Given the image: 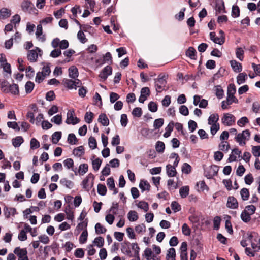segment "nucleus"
<instances>
[{
	"label": "nucleus",
	"instance_id": "1",
	"mask_svg": "<svg viewBox=\"0 0 260 260\" xmlns=\"http://www.w3.org/2000/svg\"><path fill=\"white\" fill-rule=\"evenodd\" d=\"M94 176L91 173H89L82 181L83 188L89 191L93 186Z\"/></svg>",
	"mask_w": 260,
	"mask_h": 260
},
{
	"label": "nucleus",
	"instance_id": "2",
	"mask_svg": "<svg viewBox=\"0 0 260 260\" xmlns=\"http://www.w3.org/2000/svg\"><path fill=\"white\" fill-rule=\"evenodd\" d=\"M166 76L165 75H159L158 78L155 80V88L157 92H160L164 90L163 87H165L167 81L166 80Z\"/></svg>",
	"mask_w": 260,
	"mask_h": 260
},
{
	"label": "nucleus",
	"instance_id": "3",
	"mask_svg": "<svg viewBox=\"0 0 260 260\" xmlns=\"http://www.w3.org/2000/svg\"><path fill=\"white\" fill-rule=\"evenodd\" d=\"M236 118L232 114L225 113L221 118V122L224 125L232 126L235 123Z\"/></svg>",
	"mask_w": 260,
	"mask_h": 260
},
{
	"label": "nucleus",
	"instance_id": "4",
	"mask_svg": "<svg viewBox=\"0 0 260 260\" xmlns=\"http://www.w3.org/2000/svg\"><path fill=\"white\" fill-rule=\"evenodd\" d=\"M250 133L248 129L244 130L242 133H239L235 137L236 141L241 145H245L246 144L245 140L246 137L249 138Z\"/></svg>",
	"mask_w": 260,
	"mask_h": 260
},
{
	"label": "nucleus",
	"instance_id": "5",
	"mask_svg": "<svg viewBox=\"0 0 260 260\" xmlns=\"http://www.w3.org/2000/svg\"><path fill=\"white\" fill-rule=\"evenodd\" d=\"M74 110L73 109L70 110L67 113V118L66 122L68 124H72L73 125L78 123L80 121V119L77 117H74Z\"/></svg>",
	"mask_w": 260,
	"mask_h": 260
},
{
	"label": "nucleus",
	"instance_id": "6",
	"mask_svg": "<svg viewBox=\"0 0 260 260\" xmlns=\"http://www.w3.org/2000/svg\"><path fill=\"white\" fill-rule=\"evenodd\" d=\"M41 52V50L36 47L35 49L29 50L27 53V58L31 62H36L38 58V54L37 51Z\"/></svg>",
	"mask_w": 260,
	"mask_h": 260
},
{
	"label": "nucleus",
	"instance_id": "7",
	"mask_svg": "<svg viewBox=\"0 0 260 260\" xmlns=\"http://www.w3.org/2000/svg\"><path fill=\"white\" fill-rule=\"evenodd\" d=\"M112 73V68L110 66H107L105 67L100 72L99 74V77L103 80H105L108 76L111 75Z\"/></svg>",
	"mask_w": 260,
	"mask_h": 260
},
{
	"label": "nucleus",
	"instance_id": "8",
	"mask_svg": "<svg viewBox=\"0 0 260 260\" xmlns=\"http://www.w3.org/2000/svg\"><path fill=\"white\" fill-rule=\"evenodd\" d=\"M226 206L230 209H235L238 208V202L237 199L233 196L229 197L226 203Z\"/></svg>",
	"mask_w": 260,
	"mask_h": 260
},
{
	"label": "nucleus",
	"instance_id": "9",
	"mask_svg": "<svg viewBox=\"0 0 260 260\" xmlns=\"http://www.w3.org/2000/svg\"><path fill=\"white\" fill-rule=\"evenodd\" d=\"M21 8L23 11L24 12H28L30 13L31 10L33 9H35V8H33V4L29 1H24L22 2L21 4Z\"/></svg>",
	"mask_w": 260,
	"mask_h": 260
},
{
	"label": "nucleus",
	"instance_id": "10",
	"mask_svg": "<svg viewBox=\"0 0 260 260\" xmlns=\"http://www.w3.org/2000/svg\"><path fill=\"white\" fill-rule=\"evenodd\" d=\"M14 253L17 255L19 258L27 256V251L26 248H20V247H16L14 249Z\"/></svg>",
	"mask_w": 260,
	"mask_h": 260
},
{
	"label": "nucleus",
	"instance_id": "11",
	"mask_svg": "<svg viewBox=\"0 0 260 260\" xmlns=\"http://www.w3.org/2000/svg\"><path fill=\"white\" fill-rule=\"evenodd\" d=\"M107 184L110 190L113 191V194H116L118 193V189L115 187L114 180L113 177H110L107 180Z\"/></svg>",
	"mask_w": 260,
	"mask_h": 260
},
{
	"label": "nucleus",
	"instance_id": "12",
	"mask_svg": "<svg viewBox=\"0 0 260 260\" xmlns=\"http://www.w3.org/2000/svg\"><path fill=\"white\" fill-rule=\"evenodd\" d=\"M4 213L5 217L7 219L10 217L11 215L14 216L17 214L16 209L15 208H8L5 206L4 208Z\"/></svg>",
	"mask_w": 260,
	"mask_h": 260
},
{
	"label": "nucleus",
	"instance_id": "13",
	"mask_svg": "<svg viewBox=\"0 0 260 260\" xmlns=\"http://www.w3.org/2000/svg\"><path fill=\"white\" fill-rule=\"evenodd\" d=\"M131 243L128 241H124L122 243L121 251L123 253L128 256H132L131 251L129 248Z\"/></svg>",
	"mask_w": 260,
	"mask_h": 260
},
{
	"label": "nucleus",
	"instance_id": "14",
	"mask_svg": "<svg viewBox=\"0 0 260 260\" xmlns=\"http://www.w3.org/2000/svg\"><path fill=\"white\" fill-rule=\"evenodd\" d=\"M43 29L41 24H39L37 27V30L36 32V35L37 38H38L39 40L41 42H43L46 40V37L44 35H42Z\"/></svg>",
	"mask_w": 260,
	"mask_h": 260
},
{
	"label": "nucleus",
	"instance_id": "15",
	"mask_svg": "<svg viewBox=\"0 0 260 260\" xmlns=\"http://www.w3.org/2000/svg\"><path fill=\"white\" fill-rule=\"evenodd\" d=\"M231 66L234 72L240 73L242 70V66L241 63L238 62L235 60L230 61Z\"/></svg>",
	"mask_w": 260,
	"mask_h": 260
},
{
	"label": "nucleus",
	"instance_id": "16",
	"mask_svg": "<svg viewBox=\"0 0 260 260\" xmlns=\"http://www.w3.org/2000/svg\"><path fill=\"white\" fill-rule=\"evenodd\" d=\"M186 55L189 57L191 59H197V52L193 47H189L186 51Z\"/></svg>",
	"mask_w": 260,
	"mask_h": 260
},
{
	"label": "nucleus",
	"instance_id": "17",
	"mask_svg": "<svg viewBox=\"0 0 260 260\" xmlns=\"http://www.w3.org/2000/svg\"><path fill=\"white\" fill-rule=\"evenodd\" d=\"M62 82L65 86L69 89H76L78 86L77 85H75V82L71 79H64Z\"/></svg>",
	"mask_w": 260,
	"mask_h": 260
},
{
	"label": "nucleus",
	"instance_id": "18",
	"mask_svg": "<svg viewBox=\"0 0 260 260\" xmlns=\"http://www.w3.org/2000/svg\"><path fill=\"white\" fill-rule=\"evenodd\" d=\"M11 15V11L7 8H3L0 9V19H6Z\"/></svg>",
	"mask_w": 260,
	"mask_h": 260
},
{
	"label": "nucleus",
	"instance_id": "19",
	"mask_svg": "<svg viewBox=\"0 0 260 260\" xmlns=\"http://www.w3.org/2000/svg\"><path fill=\"white\" fill-rule=\"evenodd\" d=\"M167 174L169 177H174L176 175L177 172L176 168L173 167L170 164L166 166Z\"/></svg>",
	"mask_w": 260,
	"mask_h": 260
},
{
	"label": "nucleus",
	"instance_id": "20",
	"mask_svg": "<svg viewBox=\"0 0 260 260\" xmlns=\"http://www.w3.org/2000/svg\"><path fill=\"white\" fill-rule=\"evenodd\" d=\"M11 93L14 95H19V90L18 85L16 84H10L8 89V93Z\"/></svg>",
	"mask_w": 260,
	"mask_h": 260
},
{
	"label": "nucleus",
	"instance_id": "21",
	"mask_svg": "<svg viewBox=\"0 0 260 260\" xmlns=\"http://www.w3.org/2000/svg\"><path fill=\"white\" fill-rule=\"evenodd\" d=\"M98 122L103 126H108L109 124V120L105 113H101L98 118Z\"/></svg>",
	"mask_w": 260,
	"mask_h": 260
},
{
	"label": "nucleus",
	"instance_id": "22",
	"mask_svg": "<svg viewBox=\"0 0 260 260\" xmlns=\"http://www.w3.org/2000/svg\"><path fill=\"white\" fill-rule=\"evenodd\" d=\"M139 187L142 192L145 190L149 191L150 189V185L147 180H141L139 183Z\"/></svg>",
	"mask_w": 260,
	"mask_h": 260
},
{
	"label": "nucleus",
	"instance_id": "23",
	"mask_svg": "<svg viewBox=\"0 0 260 260\" xmlns=\"http://www.w3.org/2000/svg\"><path fill=\"white\" fill-rule=\"evenodd\" d=\"M215 10L216 13H220L221 12L226 13L224 2L223 0H221L220 3H218L216 4Z\"/></svg>",
	"mask_w": 260,
	"mask_h": 260
},
{
	"label": "nucleus",
	"instance_id": "24",
	"mask_svg": "<svg viewBox=\"0 0 260 260\" xmlns=\"http://www.w3.org/2000/svg\"><path fill=\"white\" fill-rule=\"evenodd\" d=\"M174 126V122L173 121H170L165 128L166 132L164 134V137L168 138L170 136L172 132L173 131Z\"/></svg>",
	"mask_w": 260,
	"mask_h": 260
},
{
	"label": "nucleus",
	"instance_id": "25",
	"mask_svg": "<svg viewBox=\"0 0 260 260\" xmlns=\"http://www.w3.org/2000/svg\"><path fill=\"white\" fill-rule=\"evenodd\" d=\"M69 76L73 78L76 79V78L78 77L79 73L78 69L76 67L74 66H72L69 69Z\"/></svg>",
	"mask_w": 260,
	"mask_h": 260
},
{
	"label": "nucleus",
	"instance_id": "26",
	"mask_svg": "<svg viewBox=\"0 0 260 260\" xmlns=\"http://www.w3.org/2000/svg\"><path fill=\"white\" fill-rule=\"evenodd\" d=\"M175 257L176 251L175 248H169L166 255V260H176Z\"/></svg>",
	"mask_w": 260,
	"mask_h": 260
},
{
	"label": "nucleus",
	"instance_id": "27",
	"mask_svg": "<svg viewBox=\"0 0 260 260\" xmlns=\"http://www.w3.org/2000/svg\"><path fill=\"white\" fill-rule=\"evenodd\" d=\"M9 85V83L7 80L5 79L0 80V88L3 92L8 93Z\"/></svg>",
	"mask_w": 260,
	"mask_h": 260
},
{
	"label": "nucleus",
	"instance_id": "28",
	"mask_svg": "<svg viewBox=\"0 0 260 260\" xmlns=\"http://www.w3.org/2000/svg\"><path fill=\"white\" fill-rule=\"evenodd\" d=\"M247 78V75L245 72L240 73L237 77V83L240 85L244 83Z\"/></svg>",
	"mask_w": 260,
	"mask_h": 260
},
{
	"label": "nucleus",
	"instance_id": "29",
	"mask_svg": "<svg viewBox=\"0 0 260 260\" xmlns=\"http://www.w3.org/2000/svg\"><path fill=\"white\" fill-rule=\"evenodd\" d=\"M85 153V150L83 146H80L73 150V154L77 157H81Z\"/></svg>",
	"mask_w": 260,
	"mask_h": 260
},
{
	"label": "nucleus",
	"instance_id": "30",
	"mask_svg": "<svg viewBox=\"0 0 260 260\" xmlns=\"http://www.w3.org/2000/svg\"><path fill=\"white\" fill-rule=\"evenodd\" d=\"M63 164H64V166L68 169H72V170L75 172V175H77V172L75 171V170H74V169H73L74 161H73V159L67 158V159H65L63 161Z\"/></svg>",
	"mask_w": 260,
	"mask_h": 260
},
{
	"label": "nucleus",
	"instance_id": "31",
	"mask_svg": "<svg viewBox=\"0 0 260 260\" xmlns=\"http://www.w3.org/2000/svg\"><path fill=\"white\" fill-rule=\"evenodd\" d=\"M23 141L24 140L21 136H17L12 140V144L15 147H19Z\"/></svg>",
	"mask_w": 260,
	"mask_h": 260
},
{
	"label": "nucleus",
	"instance_id": "32",
	"mask_svg": "<svg viewBox=\"0 0 260 260\" xmlns=\"http://www.w3.org/2000/svg\"><path fill=\"white\" fill-rule=\"evenodd\" d=\"M60 183L61 185L66 186L67 188L71 189L74 186V183L66 178H62L60 180Z\"/></svg>",
	"mask_w": 260,
	"mask_h": 260
},
{
	"label": "nucleus",
	"instance_id": "33",
	"mask_svg": "<svg viewBox=\"0 0 260 260\" xmlns=\"http://www.w3.org/2000/svg\"><path fill=\"white\" fill-rule=\"evenodd\" d=\"M62 133L60 131L55 132L52 135V142L53 144H57L61 139Z\"/></svg>",
	"mask_w": 260,
	"mask_h": 260
},
{
	"label": "nucleus",
	"instance_id": "34",
	"mask_svg": "<svg viewBox=\"0 0 260 260\" xmlns=\"http://www.w3.org/2000/svg\"><path fill=\"white\" fill-rule=\"evenodd\" d=\"M127 217L130 221H135L137 220L139 218L137 212L132 210L128 213Z\"/></svg>",
	"mask_w": 260,
	"mask_h": 260
},
{
	"label": "nucleus",
	"instance_id": "35",
	"mask_svg": "<svg viewBox=\"0 0 260 260\" xmlns=\"http://www.w3.org/2000/svg\"><path fill=\"white\" fill-rule=\"evenodd\" d=\"M189 188L188 186L181 187L179 190V193L181 198H185L189 194Z\"/></svg>",
	"mask_w": 260,
	"mask_h": 260
},
{
	"label": "nucleus",
	"instance_id": "36",
	"mask_svg": "<svg viewBox=\"0 0 260 260\" xmlns=\"http://www.w3.org/2000/svg\"><path fill=\"white\" fill-rule=\"evenodd\" d=\"M64 211L67 215V219L73 220L74 216V213L71 210V206L70 204H68L66 206Z\"/></svg>",
	"mask_w": 260,
	"mask_h": 260
},
{
	"label": "nucleus",
	"instance_id": "37",
	"mask_svg": "<svg viewBox=\"0 0 260 260\" xmlns=\"http://www.w3.org/2000/svg\"><path fill=\"white\" fill-rule=\"evenodd\" d=\"M155 149L156 151L159 153L164 152L165 149V143L162 141H157L156 143Z\"/></svg>",
	"mask_w": 260,
	"mask_h": 260
},
{
	"label": "nucleus",
	"instance_id": "38",
	"mask_svg": "<svg viewBox=\"0 0 260 260\" xmlns=\"http://www.w3.org/2000/svg\"><path fill=\"white\" fill-rule=\"evenodd\" d=\"M249 213L243 210L241 214V218L244 222L248 223L251 219Z\"/></svg>",
	"mask_w": 260,
	"mask_h": 260
},
{
	"label": "nucleus",
	"instance_id": "39",
	"mask_svg": "<svg viewBox=\"0 0 260 260\" xmlns=\"http://www.w3.org/2000/svg\"><path fill=\"white\" fill-rule=\"evenodd\" d=\"M98 193L101 196H105L107 193V188L104 184H99L97 187Z\"/></svg>",
	"mask_w": 260,
	"mask_h": 260
},
{
	"label": "nucleus",
	"instance_id": "40",
	"mask_svg": "<svg viewBox=\"0 0 260 260\" xmlns=\"http://www.w3.org/2000/svg\"><path fill=\"white\" fill-rule=\"evenodd\" d=\"M240 195L243 201H246L249 197V191L247 188H243L240 191Z\"/></svg>",
	"mask_w": 260,
	"mask_h": 260
},
{
	"label": "nucleus",
	"instance_id": "41",
	"mask_svg": "<svg viewBox=\"0 0 260 260\" xmlns=\"http://www.w3.org/2000/svg\"><path fill=\"white\" fill-rule=\"evenodd\" d=\"M219 120V115L218 114H211L208 118V124H212L217 123V122Z\"/></svg>",
	"mask_w": 260,
	"mask_h": 260
},
{
	"label": "nucleus",
	"instance_id": "42",
	"mask_svg": "<svg viewBox=\"0 0 260 260\" xmlns=\"http://www.w3.org/2000/svg\"><path fill=\"white\" fill-rule=\"evenodd\" d=\"M95 233L97 234L105 233L107 230L101 223H98L95 225Z\"/></svg>",
	"mask_w": 260,
	"mask_h": 260
},
{
	"label": "nucleus",
	"instance_id": "43",
	"mask_svg": "<svg viewBox=\"0 0 260 260\" xmlns=\"http://www.w3.org/2000/svg\"><path fill=\"white\" fill-rule=\"evenodd\" d=\"M244 50L241 47H237L236 49V56L240 60L242 61L244 59Z\"/></svg>",
	"mask_w": 260,
	"mask_h": 260
},
{
	"label": "nucleus",
	"instance_id": "44",
	"mask_svg": "<svg viewBox=\"0 0 260 260\" xmlns=\"http://www.w3.org/2000/svg\"><path fill=\"white\" fill-rule=\"evenodd\" d=\"M93 243L96 245L98 247L101 248L103 246L104 244V239L102 237H98L95 238L93 241Z\"/></svg>",
	"mask_w": 260,
	"mask_h": 260
},
{
	"label": "nucleus",
	"instance_id": "45",
	"mask_svg": "<svg viewBox=\"0 0 260 260\" xmlns=\"http://www.w3.org/2000/svg\"><path fill=\"white\" fill-rule=\"evenodd\" d=\"M88 170V166L87 164H82L79 167L78 173L80 175H84Z\"/></svg>",
	"mask_w": 260,
	"mask_h": 260
},
{
	"label": "nucleus",
	"instance_id": "46",
	"mask_svg": "<svg viewBox=\"0 0 260 260\" xmlns=\"http://www.w3.org/2000/svg\"><path fill=\"white\" fill-rule=\"evenodd\" d=\"M68 142L71 145L76 144L78 142V139L73 133H71L68 135Z\"/></svg>",
	"mask_w": 260,
	"mask_h": 260
},
{
	"label": "nucleus",
	"instance_id": "47",
	"mask_svg": "<svg viewBox=\"0 0 260 260\" xmlns=\"http://www.w3.org/2000/svg\"><path fill=\"white\" fill-rule=\"evenodd\" d=\"M88 232L87 229L83 231L79 237V242L81 244L85 243L87 239Z\"/></svg>",
	"mask_w": 260,
	"mask_h": 260
},
{
	"label": "nucleus",
	"instance_id": "48",
	"mask_svg": "<svg viewBox=\"0 0 260 260\" xmlns=\"http://www.w3.org/2000/svg\"><path fill=\"white\" fill-rule=\"evenodd\" d=\"M240 8L237 5H234L232 9V16L234 18L238 17L240 16Z\"/></svg>",
	"mask_w": 260,
	"mask_h": 260
},
{
	"label": "nucleus",
	"instance_id": "49",
	"mask_svg": "<svg viewBox=\"0 0 260 260\" xmlns=\"http://www.w3.org/2000/svg\"><path fill=\"white\" fill-rule=\"evenodd\" d=\"M215 88L216 96L219 99H222L224 95V91L222 89L221 86L217 85L215 86Z\"/></svg>",
	"mask_w": 260,
	"mask_h": 260
},
{
	"label": "nucleus",
	"instance_id": "50",
	"mask_svg": "<svg viewBox=\"0 0 260 260\" xmlns=\"http://www.w3.org/2000/svg\"><path fill=\"white\" fill-rule=\"evenodd\" d=\"M102 160L100 158H98L92 160V165L93 169L94 171H98L100 169Z\"/></svg>",
	"mask_w": 260,
	"mask_h": 260
},
{
	"label": "nucleus",
	"instance_id": "51",
	"mask_svg": "<svg viewBox=\"0 0 260 260\" xmlns=\"http://www.w3.org/2000/svg\"><path fill=\"white\" fill-rule=\"evenodd\" d=\"M164 123V119L163 118L156 119L154 121L153 126L155 129L160 128Z\"/></svg>",
	"mask_w": 260,
	"mask_h": 260
},
{
	"label": "nucleus",
	"instance_id": "52",
	"mask_svg": "<svg viewBox=\"0 0 260 260\" xmlns=\"http://www.w3.org/2000/svg\"><path fill=\"white\" fill-rule=\"evenodd\" d=\"M35 84L31 81H28L25 85V91L27 93H30L33 90Z\"/></svg>",
	"mask_w": 260,
	"mask_h": 260
},
{
	"label": "nucleus",
	"instance_id": "53",
	"mask_svg": "<svg viewBox=\"0 0 260 260\" xmlns=\"http://www.w3.org/2000/svg\"><path fill=\"white\" fill-rule=\"evenodd\" d=\"M89 146L92 149H94L97 147L96 139L94 137L91 136L88 139Z\"/></svg>",
	"mask_w": 260,
	"mask_h": 260
},
{
	"label": "nucleus",
	"instance_id": "54",
	"mask_svg": "<svg viewBox=\"0 0 260 260\" xmlns=\"http://www.w3.org/2000/svg\"><path fill=\"white\" fill-rule=\"evenodd\" d=\"M137 206L138 208L144 210L145 212H147L149 210V205L145 201H140Z\"/></svg>",
	"mask_w": 260,
	"mask_h": 260
},
{
	"label": "nucleus",
	"instance_id": "55",
	"mask_svg": "<svg viewBox=\"0 0 260 260\" xmlns=\"http://www.w3.org/2000/svg\"><path fill=\"white\" fill-rule=\"evenodd\" d=\"M191 171V167L188 164L185 162L183 164L182 167V172L183 173L188 174Z\"/></svg>",
	"mask_w": 260,
	"mask_h": 260
},
{
	"label": "nucleus",
	"instance_id": "56",
	"mask_svg": "<svg viewBox=\"0 0 260 260\" xmlns=\"http://www.w3.org/2000/svg\"><path fill=\"white\" fill-rule=\"evenodd\" d=\"M77 38L82 43H85L87 41V39L81 30H80L77 34Z\"/></svg>",
	"mask_w": 260,
	"mask_h": 260
},
{
	"label": "nucleus",
	"instance_id": "57",
	"mask_svg": "<svg viewBox=\"0 0 260 260\" xmlns=\"http://www.w3.org/2000/svg\"><path fill=\"white\" fill-rule=\"evenodd\" d=\"M182 232L183 235L189 236L191 234V230L186 223H184L182 226Z\"/></svg>",
	"mask_w": 260,
	"mask_h": 260
},
{
	"label": "nucleus",
	"instance_id": "58",
	"mask_svg": "<svg viewBox=\"0 0 260 260\" xmlns=\"http://www.w3.org/2000/svg\"><path fill=\"white\" fill-rule=\"evenodd\" d=\"M94 114L92 112H86L84 117V119L87 123H91L92 122Z\"/></svg>",
	"mask_w": 260,
	"mask_h": 260
},
{
	"label": "nucleus",
	"instance_id": "59",
	"mask_svg": "<svg viewBox=\"0 0 260 260\" xmlns=\"http://www.w3.org/2000/svg\"><path fill=\"white\" fill-rule=\"evenodd\" d=\"M132 113L134 117L139 118L142 115V110L140 107H136L133 110Z\"/></svg>",
	"mask_w": 260,
	"mask_h": 260
},
{
	"label": "nucleus",
	"instance_id": "60",
	"mask_svg": "<svg viewBox=\"0 0 260 260\" xmlns=\"http://www.w3.org/2000/svg\"><path fill=\"white\" fill-rule=\"evenodd\" d=\"M171 207L174 212H177L181 210V206L176 201H173L171 203Z\"/></svg>",
	"mask_w": 260,
	"mask_h": 260
},
{
	"label": "nucleus",
	"instance_id": "61",
	"mask_svg": "<svg viewBox=\"0 0 260 260\" xmlns=\"http://www.w3.org/2000/svg\"><path fill=\"white\" fill-rule=\"evenodd\" d=\"M30 145L31 149H36L40 147V143L36 139L33 138L30 140Z\"/></svg>",
	"mask_w": 260,
	"mask_h": 260
},
{
	"label": "nucleus",
	"instance_id": "62",
	"mask_svg": "<svg viewBox=\"0 0 260 260\" xmlns=\"http://www.w3.org/2000/svg\"><path fill=\"white\" fill-rule=\"evenodd\" d=\"M188 128L190 132H193L198 127L197 123L192 120H190L188 123Z\"/></svg>",
	"mask_w": 260,
	"mask_h": 260
},
{
	"label": "nucleus",
	"instance_id": "63",
	"mask_svg": "<svg viewBox=\"0 0 260 260\" xmlns=\"http://www.w3.org/2000/svg\"><path fill=\"white\" fill-rule=\"evenodd\" d=\"M149 110L152 112H155L157 111L158 107L156 103L154 102H150L148 105Z\"/></svg>",
	"mask_w": 260,
	"mask_h": 260
},
{
	"label": "nucleus",
	"instance_id": "64",
	"mask_svg": "<svg viewBox=\"0 0 260 260\" xmlns=\"http://www.w3.org/2000/svg\"><path fill=\"white\" fill-rule=\"evenodd\" d=\"M152 251L151 249L149 248H146L144 250L143 256L147 260H150L152 258Z\"/></svg>",
	"mask_w": 260,
	"mask_h": 260
}]
</instances>
